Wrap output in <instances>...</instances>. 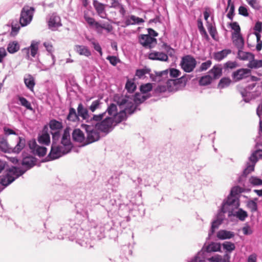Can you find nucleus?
I'll return each instance as SVG.
<instances>
[{
  "label": "nucleus",
  "mask_w": 262,
  "mask_h": 262,
  "mask_svg": "<svg viewBox=\"0 0 262 262\" xmlns=\"http://www.w3.org/2000/svg\"><path fill=\"white\" fill-rule=\"evenodd\" d=\"M251 69H257L262 67V60H255L254 58L251 59L247 64Z\"/></svg>",
  "instance_id": "obj_42"
},
{
  "label": "nucleus",
  "mask_w": 262,
  "mask_h": 262,
  "mask_svg": "<svg viewBox=\"0 0 262 262\" xmlns=\"http://www.w3.org/2000/svg\"><path fill=\"white\" fill-rule=\"evenodd\" d=\"M222 69L217 66H214L209 72V75L212 77V79H216L219 78L222 74Z\"/></svg>",
  "instance_id": "obj_38"
},
{
  "label": "nucleus",
  "mask_w": 262,
  "mask_h": 262,
  "mask_svg": "<svg viewBox=\"0 0 262 262\" xmlns=\"http://www.w3.org/2000/svg\"><path fill=\"white\" fill-rule=\"evenodd\" d=\"M44 46L45 47L47 51L49 52L48 55L52 59V63L46 66L43 70H48L53 67L55 64L56 59L55 56L52 54L53 48L52 45L49 42H44Z\"/></svg>",
  "instance_id": "obj_21"
},
{
  "label": "nucleus",
  "mask_w": 262,
  "mask_h": 262,
  "mask_svg": "<svg viewBox=\"0 0 262 262\" xmlns=\"http://www.w3.org/2000/svg\"><path fill=\"white\" fill-rule=\"evenodd\" d=\"M72 145L70 140L69 131L66 129L62 135L60 144H52L51 149L47 158L48 160L58 159L69 153L71 150Z\"/></svg>",
  "instance_id": "obj_2"
},
{
  "label": "nucleus",
  "mask_w": 262,
  "mask_h": 262,
  "mask_svg": "<svg viewBox=\"0 0 262 262\" xmlns=\"http://www.w3.org/2000/svg\"><path fill=\"white\" fill-rule=\"evenodd\" d=\"M17 144L15 147H12V151L11 153H19L26 145V140L24 137H17Z\"/></svg>",
  "instance_id": "obj_24"
},
{
  "label": "nucleus",
  "mask_w": 262,
  "mask_h": 262,
  "mask_svg": "<svg viewBox=\"0 0 262 262\" xmlns=\"http://www.w3.org/2000/svg\"><path fill=\"white\" fill-rule=\"evenodd\" d=\"M81 224L80 221L76 223L75 219L68 220L61 225L57 238L60 239L67 238L71 241L75 240L81 246L86 247L89 239L83 236L85 234L83 227L79 230Z\"/></svg>",
  "instance_id": "obj_1"
},
{
  "label": "nucleus",
  "mask_w": 262,
  "mask_h": 262,
  "mask_svg": "<svg viewBox=\"0 0 262 262\" xmlns=\"http://www.w3.org/2000/svg\"><path fill=\"white\" fill-rule=\"evenodd\" d=\"M231 83V80L229 78L224 77L220 80L218 87L220 89H224L229 86Z\"/></svg>",
  "instance_id": "obj_45"
},
{
  "label": "nucleus",
  "mask_w": 262,
  "mask_h": 262,
  "mask_svg": "<svg viewBox=\"0 0 262 262\" xmlns=\"http://www.w3.org/2000/svg\"><path fill=\"white\" fill-rule=\"evenodd\" d=\"M120 108L121 110L119 113L112 117L114 120V123H119L126 119V114L132 115L136 110L134 103L128 98L122 97L117 101Z\"/></svg>",
  "instance_id": "obj_3"
},
{
  "label": "nucleus",
  "mask_w": 262,
  "mask_h": 262,
  "mask_svg": "<svg viewBox=\"0 0 262 262\" xmlns=\"http://www.w3.org/2000/svg\"><path fill=\"white\" fill-rule=\"evenodd\" d=\"M236 208H234L233 210L230 209L229 208H226L223 210H225L226 212L228 213V216L231 217L232 216H235L241 221H244L245 219L248 217L247 212L242 209V208L238 209L237 211H234Z\"/></svg>",
  "instance_id": "obj_16"
},
{
  "label": "nucleus",
  "mask_w": 262,
  "mask_h": 262,
  "mask_svg": "<svg viewBox=\"0 0 262 262\" xmlns=\"http://www.w3.org/2000/svg\"><path fill=\"white\" fill-rule=\"evenodd\" d=\"M247 207L252 212H255L257 210V204L255 201L249 200L247 201Z\"/></svg>",
  "instance_id": "obj_52"
},
{
  "label": "nucleus",
  "mask_w": 262,
  "mask_h": 262,
  "mask_svg": "<svg viewBox=\"0 0 262 262\" xmlns=\"http://www.w3.org/2000/svg\"><path fill=\"white\" fill-rule=\"evenodd\" d=\"M148 57L149 59L152 60H159L161 61H166L168 59L166 54L162 52H158L152 51L148 54Z\"/></svg>",
  "instance_id": "obj_20"
},
{
  "label": "nucleus",
  "mask_w": 262,
  "mask_h": 262,
  "mask_svg": "<svg viewBox=\"0 0 262 262\" xmlns=\"http://www.w3.org/2000/svg\"><path fill=\"white\" fill-rule=\"evenodd\" d=\"M243 191V189L241 187H233L227 199L224 200L222 204L223 209H224L227 207L231 210H233L234 208H238L239 206V201L237 195Z\"/></svg>",
  "instance_id": "obj_5"
},
{
  "label": "nucleus",
  "mask_w": 262,
  "mask_h": 262,
  "mask_svg": "<svg viewBox=\"0 0 262 262\" xmlns=\"http://www.w3.org/2000/svg\"><path fill=\"white\" fill-rule=\"evenodd\" d=\"M180 65L185 72L190 73L195 68L196 61L193 56L187 55L182 58Z\"/></svg>",
  "instance_id": "obj_12"
},
{
  "label": "nucleus",
  "mask_w": 262,
  "mask_h": 262,
  "mask_svg": "<svg viewBox=\"0 0 262 262\" xmlns=\"http://www.w3.org/2000/svg\"><path fill=\"white\" fill-rule=\"evenodd\" d=\"M247 3L253 9L259 10L260 6L258 0H246Z\"/></svg>",
  "instance_id": "obj_59"
},
{
  "label": "nucleus",
  "mask_w": 262,
  "mask_h": 262,
  "mask_svg": "<svg viewBox=\"0 0 262 262\" xmlns=\"http://www.w3.org/2000/svg\"><path fill=\"white\" fill-rule=\"evenodd\" d=\"M7 170V174L3 176L0 180L1 184L5 186L9 185L26 172V170H23L21 168L14 166H12Z\"/></svg>",
  "instance_id": "obj_6"
},
{
  "label": "nucleus",
  "mask_w": 262,
  "mask_h": 262,
  "mask_svg": "<svg viewBox=\"0 0 262 262\" xmlns=\"http://www.w3.org/2000/svg\"><path fill=\"white\" fill-rule=\"evenodd\" d=\"M150 71V70L147 68L138 69L136 72V76L140 79L143 78L145 75L149 74Z\"/></svg>",
  "instance_id": "obj_50"
},
{
  "label": "nucleus",
  "mask_w": 262,
  "mask_h": 262,
  "mask_svg": "<svg viewBox=\"0 0 262 262\" xmlns=\"http://www.w3.org/2000/svg\"><path fill=\"white\" fill-rule=\"evenodd\" d=\"M230 49H224L222 51L216 52L213 54V58L217 61H220L231 54Z\"/></svg>",
  "instance_id": "obj_27"
},
{
  "label": "nucleus",
  "mask_w": 262,
  "mask_h": 262,
  "mask_svg": "<svg viewBox=\"0 0 262 262\" xmlns=\"http://www.w3.org/2000/svg\"><path fill=\"white\" fill-rule=\"evenodd\" d=\"M255 83H252L247 85L245 88L241 91V94L244 98L245 102H248L250 101L251 95L250 91L255 86Z\"/></svg>",
  "instance_id": "obj_23"
},
{
  "label": "nucleus",
  "mask_w": 262,
  "mask_h": 262,
  "mask_svg": "<svg viewBox=\"0 0 262 262\" xmlns=\"http://www.w3.org/2000/svg\"><path fill=\"white\" fill-rule=\"evenodd\" d=\"M221 245L217 243H213L208 246L205 249L204 248L198 253L197 255L189 262H198L204 260L205 253L219 251Z\"/></svg>",
  "instance_id": "obj_11"
},
{
  "label": "nucleus",
  "mask_w": 262,
  "mask_h": 262,
  "mask_svg": "<svg viewBox=\"0 0 262 262\" xmlns=\"http://www.w3.org/2000/svg\"><path fill=\"white\" fill-rule=\"evenodd\" d=\"M226 212L225 210H223V205H222L221 208L219 210L215 219L212 222L211 229L209 232V236H211L213 234L215 230L217 229L219 226L222 223L223 220L225 219V216L224 214Z\"/></svg>",
  "instance_id": "obj_14"
},
{
  "label": "nucleus",
  "mask_w": 262,
  "mask_h": 262,
  "mask_svg": "<svg viewBox=\"0 0 262 262\" xmlns=\"http://www.w3.org/2000/svg\"><path fill=\"white\" fill-rule=\"evenodd\" d=\"M112 2L111 3V7L119 10V12L122 15V16H124L126 13V10L124 8V7L123 5L120 4L118 0H112Z\"/></svg>",
  "instance_id": "obj_34"
},
{
  "label": "nucleus",
  "mask_w": 262,
  "mask_h": 262,
  "mask_svg": "<svg viewBox=\"0 0 262 262\" xmlns=\"http://www.w3.org/2000/svg\"><path fill=\"white\" fill-rule=\"evenodd\" d=\"M100 118L98 121H94L92 125L98 130L108 134L111 132L114 127V120L112 117L106 116V112L97 115Z\"/></svg>",
  "instance_id": "obj_4"
},
{
  "label": "nucleus",
  "mask_w": 262,
  "mask_h": 262,
  "mask_svg": "<svg viewBox=\"0 0 262 262\" xmlns=\"http://www.w3.org/2000/svg\"><path fill=\"white\" fill-rule=\"evenodd\" d=\"M130 19H132L133 23L128 22V25H140L144 22L143 19L133 15H131Z\"/></svg>",
  "instance_id": "obj_58"
},
{
  "label": "nucleus",
  "mask_w": 262,
  "mask_h": 262,
  "mask_svg": "<svg viewBox=\"0 0 262 262\" xmlns=\"http://www.w3.org/2000/svg\"><path fill=\"white\" fill-rule=\"evenodd\" d=\"M79 120L81 118L82 121H84L87 124H91L94 121H98L100 119V116L91 114L89 110L85 107L81 103H80L77 108Z\"/></svg>",
  "instance_id": "obj_7"
},
{
  "label": "nucleus",
  "mask_w": 262,
  "mask_h": 262,
  "mask_svg": "<svg viewBox=\"0 0 262 262\" xmlns=\"http://www.w3.org/2000/svg\"><path fill=\"white\" fill-rule=\"evenodd\" d=\"M17 98H18V100L20 102V104L22 106L25 107L27 109H28L29 110H30V111L33 110V108L31 106L30 102L29 101H28L27 100V99H26L25 98H24L23 97L20 96H18Z\"/></svg>",
  "instance_id": "obj_43"
},
{
  "label": "nucleus",
  "mask_w": 262,
  "mask_h": 262,
  "mask_svg": "<svg viewBox=\"0 0 262 262\" xmlns=\"http://www.w3.org/2000/svg\"><path fill=\"white\" fill-rule=\"evenodd\" d=\"M152 84L148 83L141 85L140 91L141 93H142L143 95H146V93L150 92L152 90Z\"/></svg>",
  "instance_id": "obj_57"
},
{
  "label": "nucleus",
  "mask_w": 262,
  "mask_h": 262,
  "mask_svg": "<svg viewBox=\"0 0 262 262\" xmlns=\"http://www.w3.org/2000/svg\"><path fill=\"white\" fill-rule=\"evenodd\" d=\"M47 151V148L46 147L38 145L34 153L39 157H42L46 155Z\"/></svg>",
  "instance_id": "obj_55"
},
{
  "label": "nucleus",
  "mask_w": 262,
  "mask_h": 262,
  "mask_svg": "<svg viewBox=\"0 0 262 262\" xmlns=\"http://www.w3.org/2000/svg\"><path fill=\"white\" fill-rule=\"evenodd\" d=\"M223 247L224 249L226 250L227 251L229 252H231L235 248L234 244L229 242H224L223 244Z\"/></svg>",
  "instance_id": "obj_54"
},
{
  "label": "nucleus",
  "mask_w": 262,
  "mask_h": 262,
  "mask_svg": "<svg viewBox=\"0 0 262 262\" xmlns=\"http://www.w3.org/2000/svg\"><path fill=\"white\" fill-rule=\"evenodd\" d=\"M0 150L5 153H11L12 151L7 138L3 135L0 136Z\"/></svg>",
  "instance_id": "obj_22"
},
{
  "label": "nucleus",
  "mask_w": 262,
  "mask_h": 262,
  "mask_svg": "<svg viewBox=\"0 0 262 262\" xmlns=\"http://www.w3.org/2000/svg\"><path fill=\"white\" fill-rule=\"evenodd\" d=\"M234 45L238 49H243L244 46V39L241 34H232Z\"/></svg>",
  "instance_id": "obj_25"
},
{
  "label": "nucleus",
  "mask_w": 262,
  "mask_h": 262,
  "mask_svg": "<svg viewBox=\"0 0 262 262\" xmlns=\"http://www.w3.org/2000/svg\"><path fill=\"white\" fill-rule=\"evenodd\" d=\"M231 28L234 30V32L232 33V34H241V28L238 24V23L236 21L230 23V24Z\"/></svg>",
  "instance_id": "obj_61"
},
{
  "label": "nucleus",
  "mask_w": 262,
  "mask_h": 262,
  "mask_svg": "<svg viewBox=\"0 0 262 262\" xmlns=\"http://www.w3.org/2000/svg\"><path fill=\"white\" fill-rule=\"evenodd\" d=\"M76 207L77 208L76 220H78L81 216L85 220L89 219V211L93 210V207L91 205H86L84 206H82L81 204H77Z\"/></svg>",
  "instance_id": "obj_17"
},
{
  "label": "nucleus",
  "mask_w": 262,
  "mask_h": 262,
  "mask_svg": "<svg viewBox=\"0 0 262 262\" xmlns=\"http://www.w3.org/2000/svg\"><path fill=\"white\" fill-rule=\"evenodd\" d=\"M102 103L99 99L93 101L89 107V110L92 112L94 113L96 110L101 107Z\"/></svg>",
  "instance_id": "obj_46"
},
{
  "label": "nucleus",
  "mask_w": 262,
  "mask_h": 262,
  "mask_svg": "<svg viewBox=\"0 0 262 262\" xmlns=\"http://www.w3.org/2000/svg\"><path fill=\"white\" fill-rule=\"evenodd\" d=\"M36 159L34 157H26L23 158L22 160V165L26 167V169L25 170H27L28 169H30L32 167H33L35 165ZM24 170L23 169H22Z\"/></svg>",
  "instance_id": "obj_29"
},
{
  "label": "nucleus",
  "mask_w": 262,
  "mask_h": 262,
  "mask_svg": "<svg viewBox=\"0 0 262 262\" xmlns=\"http://www.w3.org/2000/svg\"><path fill=\"white\" fill-rule=\"evenodd\" d=\"M258 158H262V150H255L249 158V162H247L246 168L243 172L244 177H246L250 173L254 171L255 165L258 161Z\"/></svg>",
  "instance_id": "obj_10"
},
{
  "label": "nucleus",
  "mask_w": 262,
  "mask_h": 262,
  "mask_svg": "<svg viewBox=\"0 0 262 262\" xmlns=\"http://www.w3.org/2000/svg\"><path fill=\"white\" fill-rule=\"evenodd\" d=\"M149 96L143 95L142 93H136L134 98V101L137 104H140L146 100Z\"/></svg>",
  "instance_id": "obj_41"
},
{
  "label": "nucleus",
  "mask_w": 262,
  "mask_h": 262,
  "mask_svg": "<svg viewBox=\"0 0 262 262\" xmlns=\"http://www.w3.org/2000/svg\"><path fill=\"white\" fill-rule=\"evenodd\" d=\"M35 9L32 7L25 6L20 13L19 23L21 27H25L29 24L32 20Z\"/></svg>",
  "instance_id": "obj_9"
},
{
  "label": "nucleus",
  "mask_w": 262,
  "mask_h": 262,
  "mask_svg": "<svg viewBox=\"0 0 262 262\" xmlns=\"http://www.w3.org/2000/svg\"><path fill=\"white\" fill-rule=\"evenodd\" d=\"M95 9L98 13V14L102 18H105L104 15H105V13L104 12V5L100 3H95Z\"/></svg>",
  "instance_id": "obj_47"
},
{
  "label": "nucleus",
  "mask_w": 262,
  "mask_h": 262,
  "mask_svg": "<svg viewBox=\"0 0 262 262\" xmlns=\"http://www.w3.org/2000/svg\"><path fill=\"white\" fill-rule=\"evenodd\" d=\"M212 80L211 76L209 75H207L201 77L199 81V83L201 85H207L210 84Z\"/></svg>",
  "instance_id": "obj_48"
},
{
  "label": "nucleus",
  "mask_w": 262,
  "mask_h": 262,
  "mask_svg": "<svg viewBox=\"0 0 262 262\" xmlns=\"http://www.w3.org/2000/svg\"><path fill=\"white\" fill-rule=\"evenodd\" d=\"M217 237L220 239H230L233 237L235 234L233 232L226 230H221L217 233Z\"/></svg>",
  "instance_id": "obj_28"
},
{
  "label": "nucleus",
  "mask_w": 262,
  "mask_h": 262,
  "mask_svg": "<svg viewBox=\"0 0 262 262\" xmlns=\"http://www.w3.org/2000/svg\"><path fill=\"white\" fill-rule=\"evenodd\" d=\"M106 59L108 60L110 63L113 66H115L118 63L120 62L119 59L115 56H108L106 57Z\"/></svg>",
  "instance_id": "obj_63"
},
{
  "label": "nucleus",
  "mask_w": 262,
  "mask_h": 262,
  "mask_svg": "<svg viewBox=\"0 0 262 262\" xmlns=\"http://www.w3.org/2000/svg\"><path fill=\"white\" fill-rule=\"evenodd\" d=\"M38 49V43L35 41H33L31 42V46L29 48L25 49L27 51L28 56L29 57V54L30 53L31 55L33 57H35L36 56L37 51Z\"/></svg>",
  "instance_id": "obj_33"
},
{
  "label": "nucleus",
  "mask_w": 262,
  "mask_h": 262,
  "mask_svg": "<svg viewBox=\"0 0 262 262\" xmlns=\"http://www.w3.org/2000/svg\"><path fill=\"white\" fill-rule=\"evenodd\" d=\"M52 144H57V142L59 140L61 134L59 130L52 132Z\"/></svg>",
  "instance_id": "obj_60"
},
{
  "label": "nucleus",
  "mask_w": 262,
  "mask_h": 262,
  "mask_svg": "<svg viewBox=\"0 0 262 262\" xmlns=\"http://www.w3.org/2000/svg\"><path fill=\"white\" fill-rule=\"evenodd\" d=\"M38 141L40 144L48 145L50 143V135L47 132H43L38 136Z\"/></svg>",
  "instance_id": "obj_36"
},
{
  "label": "nucleus",
  "mask_w": 262,
  "mask_h": 262,
  "mask_svg": "<svg viewBox=\"0 0 262 262\" xmlns=\"http://www.w3.org/2000/svg\"><path fill=\"white\" fill-rule=\"evenodd\" d=\"M47 22L49 29L52 31H56L62 26L60 17L55 12L47 16Z\"/></svg>",
  "instance_id": "obj_13"
},
{
  "label": "nucleus",
  "mask_w": 262,
  "mask_h": 262,
  "mask_svg": "<svg viewBox=\"0 0 262 262\" xmlns=\"http://www.w3.org/2000/svg\"><path fill=\"white\" fill-rule=\"evenodd\" d=\"M105 112L107 113L110 116H114L118 113L117 105L114 103L111 104Z\"/></svg>",
  "instance_id": "obj_49"
},
{
  "label": "nucleus",
  "mask_w": 262,
  "mask_h": 262,
  "mask_svg": "<svg viewBox=\"0 0 262 262\" xmlns=\"http://www.w3.org/2000/svg\"><path fill=\"white\" fill-rule=\"evenodd\" d=\"M229 8V11L227 14V17L231 20H232L234 15L235 7L234 4L231 3V0H228V6L226 9V11H227Z\"/></svg>",
  "instance_id": "obj_40"
},
{
  "label": "nucleus",
  "mask_w": 262,
  "mask_h": 262,
  "mask_svg": "<svg viewBox=\"0 0 262 262\" xmlns=\"http://www.w3.org/2000/svg\"><path fill=\"white\" fill-rule=\"evenodd\" d=\"M67 119L69 121L74 122L80 121L78 112L76 113V110L73 107L70 108L69 114L67 117Z\"/></svg>",
  "instance_id": "obj_32"
},
{
  "label": "nucleus",
  "mask_w": 262,
  "mask_h": 262,
  "mask_svg": "<svg viewBox=\"0 0 262 262\" xmlns=\"http://www.w3.org/2000/svg\"><path fill=\"white\" fill-rule=\"evenodd\" d=\"M211 61L210 60L203 62L200 67V71H206L211 66Z\"/></svg>",
  "instance_id": "obj_64"
},
{
  "label": "nucleus",
  "mask_w": 262,
  "mask_h": 262,
  "mask_svg": "<svg viewBox=\"0 0 262 262\" xmlns=\"http://www.w3.org/2000/svg\"><path fill=\"white\" fill-rule=\"evenodd\" d=\"M24 82L28 89L33 91L35 85V81L33 77L31 75H28L27 77L24 78Z\"/></svg>",
  "instance_id": "obj_39"
},
{
  "label": "nucleus",
  "mask_w": 262,
  "mask_h": 262,
  "mask_svg": "<svg viewBox=\"0 0 262 262\" xmlns=\"http://www.w3.org/2000/svg\"><path fill=\"white\" fill-rule=\"evenodd\" d=\"M136 85L134 82L130 80H127L126 84L125 89L129 93H133L136 89Z\"/></svg>",
  "instance_id": "obj_53"
},
{
  "label": "nucleus",
  "mask_w": 262,
  "mask_h": 262,
  "mask_svg": "<svg viewBox=\"0 0 262 262\" xmlns=\"http://www.w3.org/2000/svg\"><path fill=\"white\" fill-rule=\"evenodd\" d=\"M207 29L212 38L215 40H217V37H216V36L217 31L215 27L213 26L212 24H210L207 26Z\"/></svg>",
  "instance_id": "obj_51"
},
{
  "label": "nucleus",
  "mask_w": 262,
  "mask_h": 262,
  "mask_svg": "<svg viewBox=\"0 0 262 262\" xmlns=\"http://www.w3.org/2000/svg\"><path fill=\"white\" fill-rule=\"evenodd\" d=\"M89 41L91 42L92 45L93 46L94 49L99 53L100 56H102V49L99 43L97 41H95L94 38L89 39Z\"/></svg>",
  "instance_id": "obj_56"
},
{
  "label": "nucleus",
  "mask_w": 262,
  "mask_h": 262,
  "mask_svg": "<svg viewBox=\"0 0 262 262\" xmlns=\"http://www.w3.org/2000/svg\"><path fill=\"white\" fill-rule=\"evenodd\" d=\"M82 128L84 129L86 133V138L84 144H89L98 141L100 139V135L95 126L91 124L81 125Z\"/></svg>",
  "instance_id": "obj_8"
},
{
  "label": "nucleus",
  "mask_w": 262,
  "mask_h": 262,
  "mask_svg": "<svg viewBox=\"0 0 262 262\" xmlns=\"http://www.w3.org/2000/svg\"><path fill=\"white\" fill-rule=\"evenodd\" d=\"M177 81H178L179 82H182L183 81L185 82L187 81V79L184 76H182L180 78L177 79L176 80H169L167 81V86L165 85H158L155 89V92L156 93H163L166 92L167 90L169 92L171 91V90L168 86L171 84H176Z\"/></svg>",
  "instance_id": "obj_19"
},
{
  "label": "nucleus",
  "mask_w": 262,
  "mask_h": 262,
  "mask_svg": "<svg viewBox=\"0 0 262 262\" xmlns=\"http://www.w3.org/2000/svg\"><path fill=\"white\" fill-rule=\"evenodd\" d=\"M72 137L75 141L80 143L84 141L85 142L84 134L79 129H76L74 130L72 133Z\"/></svg>",
  "instance_id": "obj_31"
},
{
  "label": "nucleus",
  "mask_w": 262,
  "mask_h": 262,
  "mask_svg": "<svg viewBox=\"0 0 262 262\" xmlns=\"http://www.w3.org/2000/svg\"><path fill=\"white\" fill-rule=\"evenodd\" d=\"M249 182L254 186L262 185V180L256 177H251L249 179Z\"/></svg>",
  "instance_id": "obj_62"
},
{
  "label": "nucleus",
  "mask_w": 262,
  "mask_h": 262,
  "mask_svg": "<svg viewBox=\"0 0 262 262\" xmlns=\"http://www.w3.org/2000/svg\"><path fill=\"white\" fill-rule=\"evenodd\" d=\"M49 127L50 129L53 131H57L62 129V124L61 122L57 121L55 119H52L50 120L49 123Z\"/></svg>",
  "instance_id": "obj_37"
},
{
  "label": "nucleus",
  "mask_w": 262,
  "mask_h": 262,
  "mask_svg": "<svg viewBox=\"0 0 262 262\" xmlns=\"http://www.w3.org/2000/svg\"><path fill=\"white\" fill-rule=\"evenodd\" d=\"M243 49H238L237 53L238 58L242 60H249V62L251 59L254 58V55L251 52H244L242 50Z\"/></svg>",
  "instance_id": "obj_30"
},
{
  "label": "nucleus",
  "mask_w": 262,
  "mask_h": 262,
  "mask_svg": "<svg viewBox=\"0 0 262 262\" xmlns=\"http://www.w3.org/2000/svg\"><path fill=\"white\" fill-rule=\"evenodd\" d=\"M250 73V70L242 68L233 72L232 74V77L236 82L248 77Z\"/></svg>",
  "instance_id": "obj_18"
},
{
  "label": "nucleus",
  "mask_w": 262,
  "mask_h": 262,
  "mask_svg": "<svg viewBox=\"0 0 262 262\" xmlns=\"http://www.w3.org/2000/svg\"><path fill=\"white\" fill-rule=\"evenodd\" d=\"M74 50L76 53L80 55L84 56L85 57H89L91 55V52L89 49L88 47L83 45H76Z\"/></svg>",
  "instance_id": "obj_26"
},
{
  "label": "nucleus",
  "mask_w": 262,
  "mask_h": 262,
  "mask_svg": "<svg viewBox=\"0 0 262 262\" xmlns=\"http://www.w3.org/2000/svg\"><path fill=\"white\" fill-rule=\"evenodd\" d=\"M20 48L19 43L16 41L10 42L7 46V50L9 53L14 54L17 52Z\"/></svg>",
  "instance_id": "obj_35"
},
{
  "label": "nucleus",
  "mask_w": 262,
  "mask_h": 262,
  "mask_svg": "<svg viewBox=\"0 0 262 262\" xmlns=\"http://www.w3.org/2000/svg\"><path fill=\"white\" fill-rule=\"evenodd\" d=\"M139 43L144 48L151 49L157 43V39L150 35L141 34L139 36Z\"/></svg>",
  "instance_id": "obj_15"
},
{
  "label": "nucleus",
  "mask_w": 262,
  "mask_h": 262,
  "mask_svg": "<svg viewBox=\"0 0 262 262\" xmlns=\"http://www.w3.org/2000/svg\"><path fill=\"white\" fill-rule=\"evenodd\" d=\"M108 183L113 186L112 189L114 190L119 185V178L117 176H113L108 180Z\"/></svg>",
  "instance_id": "obj_44"
}]
</instances>
